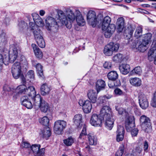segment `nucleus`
<instances>
[{
  "mask_svg": "<svg viewBox=\"0 0 156 156\" xmlns=\"http://www.w3.org/2000/svg\"><path fill=\"white\" fill-rule=\"evenodd\" d=\"M59 19L63 25H65L69 29L72 27V23L75 19V16L73 12L70 9L66 11V16L62 11H59L58 12Z\"/></svg>",
  "mask_w": 156,
  "mask_h": 156,
  "instance_id": "f257e3e1",
  "label": "nucleus"
},
{
  "mask_svg": "<svg viewBox=\"0 0 156 156\" xmlns=\"http://www.w3.org/2000/svg\"><path fill=\"white\" fill-rule=\"evenodd\" d=\"M34 104L35 105H39L41 110L44 112H46L49 110L48 103L41 98L39 94H37L34 99Z\"/></svg>",
  "mask_w": 156,
  "mask_h": 156,
  "instance_id": "f03ea898",
  "label": "nucleus"
},
{
  "mask_svg": "<svg viewBox=\"0 0 156 156\" xmlns=\"http://www.w3.org/2000/svg\"><path fill=\"white\" fill-rule=\"evenodd\" d=\"M119 44L111 42L107 44L104 48L103 52L108 56H111L114 51H117L119 48Z\"/></svg>",
  "mask_w": 156,
  "mask_h": 156,
  "instance_id": "7ed1b4c3",
  "label": "nucleus"
},
{
  "mask_svg": "<svg viewBox=\"0 0 156 156\" xmlns=\"http://www.w3.org/2000/svg\"><path fill=\"white\" fill-rule=\"evenodd\" d=\"M67 125L66 122L63 120L56 121L54 124V129L55 133L58 134H62Z\"/></svg>",
  "mask_w": 156,
  "mask_h": 156,
  "instance_id": "20e7f679",
  "label": "nucleus"
},
{
  "mask_svg": "<svg viewBox=\"0 0 156 156\" xmlns=\"http://www.w3.org/2000/svg\"><path fill=\"white\" fill-rule=\"evenodd\" d=\"M140 121L142 129L146 132H148L151 128L150 119L144 115L141 116Z\"/></svg>",
  "mask_w": 156,
  "mask_h": 156,
  "instance_id": "39448f33",
  "label": "nucleus"
},
{
  "mask_svg": "<svg viewBox=\"0 0 156 156\" xmlns=\"http://www.w3.org/2000/svg\"><path fill=\"white\" fill-rule=\"evenodd\" d=\"M21 69L22 67L20 62H16L13 64L12 68V73L14 78L18 79L23 74Z\"/></svg>",
  "mask_w": 156,
  "mask_h": 156,
  "instance_id": "423d86ee",
  "label": "nucleus"
},
{
  "mask_svg": "<svg viewBox=\"0 0 156 156\" xmlns=\"http://www.w3.org/2000/svg\"><path fill=\"white\" fill-rule=\"evenodd\" d=\"M104 120L103 118L100 115L94 114L91 117L90 122L94 126H101Z\"/></svg>",
  "mask_w": 156,
  "mask_h": 156,
  "instance_id": "0eeeda50",
  "label": "nucleus"
},
{
  "mask_svg": "<svg viewBox=\"0 0 156 156\" xmlns=\"http://www.w3.org/2000/svg\"><path fill=\"white\" fill-rule=\"evenodd\" d=\"M87 19L89 24L93 27H95L97 23V18L95 12L93 11H89L87 15Z\"/></svg>",
  "mask_w": 156,
  "mask_h": 156,
  "instance_id": "6e6552de",
  "label": "nucleus"
},
{
  "mask_svg": "<svg viewBox=\"0 0 156 156\" xmlns=\"http://www.w3.org/2000/svg\"><path fill=\"white\" fill-rule=\"evenodd\" d=\"M78 103L80 106L83 107V110L85 113H88L91 112L92 106L89 101L80 100Z\"/></svg>",
  "mask_w": 156,
  "mask_h": 156,
  "instance_id": "1a4fd4ad",
  "label": "nucleus"
},
{
  "mask_svg": "<svg viewBox=\"0 0 156 156\" xmlns=\"http://www.w3.org/2000/svg\"><path fill=\"white\" fill-rule=\"evenodd\" d=\"M138 97L140 107L143 109L147 108L149 104L144 94L140 93L139 94Z\"/></svg>",
  "mask_w": 156,
  "mask_h": 156,
  "instance_id": "9d476101",
  "label": "nucleus"
},
{
  "mask_svg": "<svg viewBox=\"0 0 156 156\" xmlns=\"http://www.w3.org/2000/svg\"><path fill=\"white\" fill-rule=\"evenodd\" d=\"M100 115L104 119L105 118L110 117L112 115L111 108L107 106H105L103 107L101 110Z\"/></svg>",
  "mask_w": 156,
  "mask_h": 156,
  "instance_id": "9b49d317",
  "label": "nucleus"
},
{
  "mask_svg": "<svg viewBox=\"0 0 156 156\" xmlns=\"http://www.w3.org/2000/svg\"><path fill=\"white\" fill-rule=\"evenodd\" d=\"M135 29V27L134 26L130 24L128 25L127 28L125 30L124 34V35L126 36L127 39H130Z\"/></svg>",
  "mask_w": 156,
  "mask_h": 156,
  "instance_id": "f8f14e48",
  "label": "nucleus"
},
{
  "mask_svg": "<svg viewBox=\"0 0 156 156\" xmlns=\"http://www.w3.org/2000/svg\"><path fill=\"white\" fill-rule=\"evenodd\" d=\"M22 104L28 109H31L33 107L32 104L30 99L26 95L23 96L21 98Z\"/></svg>",
  "mask_w": 156,
  "mask_h": 156,
  "instance_id": "ddd939ff",
  "label": "nucleus"
},
{
  "mask_svg": "<svg viewBox=\"0 0 156 156\" xmlns=\"http://www.w3.org/2000/svg\"><path fill=\"white\" fill-rule=\"evenodd\" d=\"M148 58L150 61H154L156 65V47H153L150 49L148 52Z\"/></svg>",
  "mask_w": 156,
  "mask_h": 156,
  "instance_id": "4468645a",
  "label": "nucleus"
},
{
  "mask_svg": "<svg viewBox=\"0 0 156 156\" xmlns=\"http://www.w3.org/2000/svg\"><path fill=\"white\" fill-rule=\"evenodd\" d=\"M51 90V87L46 83L42 84L40 87L41 94L43 96L48 94Z\"/></svg>",
  "mask_w": 156,
  "mask_h": 156,
  "instance_id": "2eb2a0df",
  "label": "nucleus"
},
{
  "mask_svg": "<svg viewBox=\"0 0 156 156\" xmlns=\"http://www.w3.org/2000/svg\"><path fill=\"white\" fill-rule=\"evenodd\" d=\"M87 95L91 102L93 103L96 102L97 95L95 91L92 90H89L87 93Z\"/></svg>",
  "mask_w": 156,
  "mask_h": 156,
  "instance_id": "dca6fc26",
  "label": "nucleus"
},
{
  "mask_svg": "<svg viewBox=\"0 0 156 156\" xmlns=\"http://www.w3.org/2000/svg\"><path fill=\"white\" fill-rule=\"evenodd\" d=\"M25 94L27 95L29 97H31L34 101V99L36 95V91L34 87L32 86L28 87L26 88Z\"/></svg>",
  "mask_w": 156,
  "mask_h": 156,
  "instance_id": "f3484780",
  "label": "nucleus"
},
{
  "mask_svg": "<svg viewBox=\"0 0 156 156\" xmlns=\"http://www.w3.org/2000/svg\"><path fill=\"white\" fill-rule=\"evenodd\" d=\"M76 19L77 23L79 26H83L85 24L84 20L80 12L79 11H76Z\"/></svg>",
  "mask_w": 156,
  "mask_h": 156,
  "instance_id": "a211bd4d",
  "label": "nucleus"
},
{
  "mask_svg": "<svg viewBox=\"0 0 156 156\" xmlns=\"http://www.w3.org/2000/svg\"><path fill=\"white\" fill-rule=\"evenodd\" d=\"M105 125L106 127L109 130H111L113 126L114 121L112 115L110 117L105 118Z\"/></svg>",
  "mask_w": 156,
  "mask_h": 156,
  "instance_id": "6ab92c4d",
  "label": "nucleus"
},
{
  "mask_svg": "<svg viewBox=\"0 0 156 156\" xmlns=\"http://www.w3.org/2000/svg\"><path fill=\"white\" fill-rule=\"evenodd\" d=\"M116 27L119 32H121L125 26V20L123 17H120L117 20L116 23Z\"/></svg>",
  "mask_w": 156,
  "mask_h": 156,
  "instance_id": "aec40b11",
  "label": "nucleus"
},
{
  "mask_svg": "<svg viewBox=\"0 0 156 156\" xmlns=\"http://www.w3.org/2000/svg\"><path fill=\"white\" fill-rule=\"evenodd\" d=\"M119 68L120 72L124 75L127 74L130 71V66L127 64H122L119 66Z\"/></svg>",
  "mask_w": 156,
  "mask_h": 156,
  "instance_id": "412c9836",
  "label": "nucleus"
},
{
  "mask_svg": "<svg viewBox=\"0 0 156 156\" xmlns=\"http://www.w3.org/2000/svg\"><path fill=\"white\" fill-rule=\"evenodd\" d=\"M106 84L105 81L101 79L98 80L96 83V87L97 93L105 88Z\"/></svg>",
  "mask_w": 156,
  "mask_h": 156,
  "instance_id": "4be33fe9",
  "label": "nucleus"
},
{
  "mask_svg": "<svg viewBox=\"0 0 156 156\" xmlns=\"http://www.w3.org/2000/svg\"><path fill=\"white\" fill-rule=\"evenodd\" d=\"M87 138L89 144L90 145H96L97 144L96 136L92 133H90L87 135Z\"/></svg>",
  "mask_w": 156,
  "mask_h": 156,
  "instance_id": "5701e85b",
  "label": "nucleus"
},
{
  "mask_svg": "<svg viewBox=\"0 0 156 156\" xmlns=\"http://www.w3.org/2000/svg\"><path fill=\"white\" fill-rule=\"evenodd\" d=\"M31 46L36 56L39 58H41L43 57V53L41 50L34 44H32Z\"/></svg>",
  "mask_w": 156,
  "mask_h": 156,
  "instance_id": "b1692460",
  "label": "nucleus"
},
{
  "mask_svg": "<svg viewBox=\"0 0 156 156\" xmlns=\"http://www.w3.org/2000/svg\"><path fill=\"white\" fill-rule=\"evenodd\" d=\"M40 135L43 138L47 140L51 135V131L49 128L46 127L41 131Z\"/></svg>",
  "mask_w": 156,
  "mask_h": 156,
  "instance_id": "393cba45",
  "label": "nucleus"
},
{
  "mask_svg": "<svg viewBox=\"0 0 156 156\" xmlns=\"http://www.w3.org/2000/svg\"><path fill=\"white\" fill-rule=\"evenodd\" d=\"M111 20V18L108 16H106L104 18L102 23V29L103 30L110 25Z\"/></svg>",
  "mask_w": 156,
  "mask_h": 156,
  "instance_id": "a878e982",
  "label": "nucleus"
},
{
  "mask_svg": "<svg viewBox=\"0 0 156 156\" xmlns=\"http://www.w3.org/2000/svg\"><path fill=\"white\" fill-rule=\"evenodd\" d=\"M118 75L116 71H111L108 73L107 77L109 80L112 81H115L118 78Z\"/></svg>",
  "mask_w": 156,
  "mask_h": 156,
  "instance_id": "bb28decb",
  "label": "nucleus"
},
{
  "mask_svg": "<svg viewBox=\"0 0 156 156\" xmlns=\"http://www.w3.org/2000/svg\"><path fill=\"white\" fill-rule=\"evenodd\" d=\"M82 115L81 114H77L74 116L73 121L74 124L77 127H78L82 122Z\"/></svg>",
  "mask_w": 156,
  "mask_h": 156,
  "instance_id": "cd10ccee",
  "label": "nucleus"
},
{
  "mask_svg": "<svg viewBox=\"0 0 156 156\" xmlns=\"http://www.w3.org/2000/svg\"><path fill=\"white\" fill-rule=\"evenodd\" d=\"M129 81L131 84L135 86H139L141 84V80L138 78H131Z\"/></svg>",
  "mask_w": 156,
  "mask_h": 156,
  "instance_id": "c85d7f7f",
  "label": "nucleus"
},
{
  "mask_svg": "<svg viewBox=\"0 0 156 156\" xmlns=\"http://www.w3.org/2000/svg\"><path fill=\"white\" fill-rule=\"evenodd\" d=\"M123 56L122 54H117L113 57V61L116 63L120 62L123 60Z\"/></svg>",
  "mask_w": 156,
  "mask_h": 156,
  "instance_id": "c756f323",
  "label": "nucleus"
},
{
  "mask_svg": "<svg viewBox=\"0 0 156 156\" xmlns=\"http://www.w3.org/2000/svg\"><path fill=\"white\" fill-rule=\"evenodd\" d=\"M152 36V34L150 33L145 34L144 37V38L142 39V41L148 44L151 41Z\"/></svg>",
  "mask_w": 156,
  "mask_h": 156,
  "instance_id": "7c9ffc66",
  "label": "nucleus"
},
{
  "mask_svg": "<svg viewBox=\"0 0 156 156\" xmlns=\"http://www.w3.org/2000/svg\"><path fill=\"white\" fill-rule=\"evenodd\" d=\"M142 28L141 27H137L135 30L134 37L137 39L140 37L142 35Z\"/></svg>",
  "mask_w": 156,
  "mask_h": 156,
  "instance_id": "2f4dec72",
  "label": "nucleus"
},
{
  "mask_svg": "<svg viewBox=\"0 0 156 156\" xmlns=\"http://www.w3.org/2000/svg\"><path fill=\"white\" fill-rule=\"evenodd\" d=\"M46 23L49 26H52L53 25H57V22L55 21L54 18L51 17L47 19L46 20Z\"/></svg>",
  "mask_w": 156,
  "mask_h": 156,
  "instance_id": "473e14b6",
  "label": "nucleus"
},
{
  "mask_svg": "<svg viewBox=\"0 0 156 156\" xmlns=\"http://www.w3.org/2000/svg\"><path fill=\"white\" fill-rule=\"evenodd\" d=\"M27 87L24 85H20L18 86L16 90L20 94H25Z\"/></svg>",
  "mask_w": 156,
  "mask_h": 156,
  "instance_id": "72a5a7b5",
  "label": "nucleus"
},
{
  "mask_svg": "<svg viewBox=\"0 0 156 156\" xmlns=\"http://www.w3.org/2000/svg\"><path fill=\"white\" fill-rule=\"evenodd\" d=\"M33 32L35 39L36 40L42 37L41 35V31L38 27H37V29Z\"/></svg>",
  "mask_w": 156,
  "mask_h": 156,
  "instance_id": "f704fd0d",
  "label": "nucleus"
},
{
  "mask_svg": "<svg viewBox=\"0 0 156 156\" xmlns=\"http://www.w3.org/2000/svg\"><path fill=\"white\" fill-rule=\"evenodd\" d=\"M19 48L17 45H12L10 48L9 53L18 55V50Z\"/></svg>",
  "mask_w": 156,
  "mask_h": 156,
  "instance_id": "c9c22d12",
  "label": "nucleus"
},
{
  "mask_svg": "<svg viewBox=\"0 0 156 156\" xmlns=\"http://www.w3.org/2000/svg\"><path fill=\"white\" fill-rule=\"evenodd\" d=\"M20 30L21 31L24 32L28 29L27 24L24 21H21L19 23Z\"/></svg>",
  "mask_w": 156,
  "mask_h": 156,
  "instance_id": "e433bc0d",
  "label": "nucleus"
},
{
  "mask_svg": "<svg viewBox=\"0 0 156 156\" xmlns=\"http://www.w3.org/2000/svg\"><path fill=\"white\" fill-rule=\"evenodd\" d=\"M74 142V139L71 136L63 140V143L67 146H71Z\"/></svg>",
  "mask_w": 156,
  "mask_h": 156,
  "instance_id": "4c0bfd02",
  "label": "nucleus"
},
{
  "mask_svg": "<svg viewBox=\"0 0 156 156\" xmlns=\"http://www.w3.org/2000/svg\"><path fill=\"white\" fill-rule=\"evenodd\" d=\"M40 147L41 146L40 145L36 144L33 145L31 147L30 149L33 152L35 156L40 149Z\"/></svg>",
  "mask_w": 156,
  "mask_h": 156,
  "instance_id": "58836bf2",
  "label": "nucleus"
},
{
  "mask_svg": "<svg viewBox=\"0 0 156 156\" xmlns=\"http://www.w3.org/2000/svg\"><path fill=\"white\" fill-rule=\"evenodd\" d=\"M147 44L142 41V43L139 45L137 49L140 51L144 52L147 49L146 45Z\"/></svg>",
  "mask_w": 156,
  "mask_h": 156,
  "instance_id": "ea45409f",
  "label": "nucleus"
},
{
  "mask_svg": "<svg viewBox=\"0 0 156 156\" xmlns=\"http://www.w3.org/2000/svg\"><path fill=\"white\" fill-rule=\"evenodd\" d=\"M126 129L127 132H130L133 129V127L135 126L134 123L128 122L125 123Z\"/></svg>",
  "mask_w": 156,
  "mask_h": 156,
  "instance_id": "a19ab883",
  "label": "nucleus"
},
{
  "mask_svg": "<svg viewBox=\"0 0 156 156\" xmlns=\"http://www.w3.org/2000/svg\"><path fill=\"white\" fill-rule=\"evenodd\" d=\"M37 73L39 74V76L43 77V70L42 69V66L40 63L37 64L35 66Z\"/></svg>",
  "mask_w": 156,
  "mask_h": 156,
  "instance_id": "79ce46f5",
  "label": "nucleus"
},
{
  "mask_svg": "<svg viewBox=\"0 0 156 156\" xmlns=\"http://www.w3.org/2000/svg\"><path fill=\"white\" fill-rule=\"evenodd\" d=\"M34 72L33 70L29 71L26 75V78L28 80L34 79Z\"/></svg>",
  "mask_w": 156,
  "mask_h": 156,
  "instance_id": "37998d69",
  "label": "nucleus"
},
{
  "mask_svg": "<svg viewBox=\"0 0 156 156\" xmlns=\"http://www.w3.org/2000/svg\"><path fill=\"white\" fill-rule=\"evenodd\" d=\"M121 85V83L119 80H118L116 82H111L109 81L108 83V86L110 88H114L115 87L119 86Z\"/></svg>",
  "mask_w": 156,
  "mask_h": 156,
  "instance_id": "c03bdc74",
  "label": "nucleus"
},
{
  "mask_svg": "<svg viewBox=\"0 0 156 156\" xmlns=\"http://www.w3.org/2000/svg\"><path fill=\"white\" fill-rule=\"evenodd\" d=\"M132 74L140 75L142 73V70L140 67L137 66L134 68L131 72Z\"/></svg>",
  "mask_w": 156,
  "mask_h": 156,
  "instance_id": "a18cd8bd",
  "label": "nucleus"
},
{
  "mask_svg": "<svg viewBox=\"0 0 156 156\" xmlns=\"http://www.w3.org/2000/svg\"><path fill=\"white\" fill-rule=\"evenodd\" d=\"M49 122V119L46 116L44 117L40 121V122L41 123L45 126L48 125Z\"/></svg>",
  "mask_w": 156,
  "mask_h": 156,
  "instance_id": "49530a36",
  "label": "nucleus"
},
{
  "mask_svg": "<svg viewBox=\"0 0 156 156\" xmlns=\"http://www.w3.org/2000/svg\"><path fill=\"white\" fill-rule=\"evenodd\" d=\"M38 46L41 48H44L45 46V41L43 37L36 40Z\"/></svg>",
  "mask_w": 156,
  "mask_h": 156,
  "instance_id": "de8ad7c7",
  "label": "nucleus"
},
{
  "mask_svg": "<svg viewBox=\"0 0 156 156\" xmlns=\"http://www.w3.org/2000/svg\"><path fill=\"white\" fill-rule=\"evenodd\" d=\"M124 147L123 145L120 147L119 150L116 152L115 156H122L124 152Z\"/></svg>",
  "mask_w": 156,
  "mask_h": 156,
  "instance_id": "09e8293b",
  "label": "nucleus"
},
{
  "mask_svg": "<svg viewBox=\"0 0 156 156\" xmlns=\"http://www.w3.org/2000/svg\"><path fill=\"white\" fill-rule=\"evenodd\" d=\"M115 25L111 24L109 25L106 28L105 30H108V31H110L112 33H113L115 30Z\"/></svg>",
  "mask_w": 156,
  "mask_h": 156,
  "instance_id": "8fccbe9b",
  "label": "nucleus"
},
{
  "mask_svg": "<svg viewBox=\"0 0 156 156\" xmlns=\"http://www.w3.org/2000/svg\"><path fill=\"white\" fill-rule=\"evenodd\" d=\"M142 151V150L141 148L140 147H136L134 151L133 154L134 156H140Z\"/></svg>",
  "mask_w": 156,
  "mask_h": 156,
  "instance_id": "3c124183",
  "label": "nucleus"
},
{
  "mask_svg": "<svg viewBox=\"0 0 156 156\" xmlns=\"http://www.w3.org/2000/svg\"><path fill=\"white\" fill-rule=\"evenodd\" d=\"M124 133L125 130L124 127L121 126H118L116 132L117 134H124Z\"/></svg>",
  "mask_w": 156,
  "mask_h": 156,
  "instance_id": "603ef678",
  "label": "nucleus"
},
{
  "mask_svg": "<svg viewBox=\"0 0 156 156\" xmlns=\"http://www.w3.org/2000/svg\"><path fill=\"white\" fill-rule=\"evenodd\" d=\"M98 100L99 104H102L103 105H105L107 102L106 98L103 96L100 97L98 98Z\"/></svg>",
  "mask_w": 156,
  "mask_h": 156,
  "instance_id": "864d4df0",
  "label": "nucleus"
},
{
  "mask_svg": "<svg viewBox=\"0 0 156 156\" xmlns=\"http://www.w3.org/2000/svg\"><path fill=\"white\" fill-rule=\"evenodd\" d=\"M143 148L144 151L145 152L147 153L149 151V145L147 141H145L143 143Z\"/></svg>",
  "mask_w": 156,
  "mask_h": 156,
  "instance_id": "5fc2aeb1",
  "label": "nucleus"
},
{
  "mask_svg": "<svg viewBox=\"0 0 156 156\" xmlns=\"http://www.w3.org/2000/svg\"><path fill=\"white\" fill-rule=\"evenodd\" d=\"M9 62L11 63H12L16 60L17 55L9 53Z\"/></svg>",
  "mask_w": 156,
  "mask_h": 156,
  "instance_id": "6e6d98bb",
  "label": "nucleus"
},
{
  "mask_svg": "<svg viewBox=\"0 0 156 156\" xmlns=\"http://www.w3.org/2000/svg\"><path fill=\"white\" fill-rule=\"evenodd\" d=\"M21 146L22 147L28 148H30L31 146L30 144L27 142L23 141L21 143Z\"/></svg>",
  "mask_w": 156,
  "mask_h": 156,
  "instance_id": "4d7b16f0",
  "label": "nucleus"
},
{
  "mask_svg": "<svg viewBox=\"0 0 156 156\" xmlns=\"http://www.w3.org/2000/svg\"><path fill=\"white\" fill-rule=\"evenodd\" d=\"M44 153L45 149L44 148H42L41 149H39L35 156H43L44 154Z\"/></svg>",
  "mask_w": 156,
  "mask_h": 156,
  "instance_id": "13d9d810",
  "label": "nucleus"
},
{
  "mask_svg": "<svg viewBox=\"0 0 156 156\" xmlns=\"http://www.w3.org/2000/svg\"><path fill=\"white\" fill-rule=\"evenodd\" d=\"M8 55H4L3 56V63L5 65H7L8 64L9 62V58Z\"/></svg>",
  "mask_w": 156,
  "mask_h": 156,
  "instance_id": "bf43d9fd",
  "label": "nucleus"
},
{
  "mask_svg": "<svg viewBox=\"0 0 156 156\" xmlns=\"http://www.w3.org/2000/svg\"><path fill=\"white\" fill-rule=\"evenodd\" d=\"M138 130L137 128H134L130 131L132 137L137 136L138 133Z\"/></svg>",
  "mask_w": 156,
  "mask_h": 156,
  "instance_id": "052dcab7",
  "label": "nucleus"
},
{
  "mask_svg": "<svg viewBox=\"0 0 156 156\" xmlns=\"http://www.w3.org/2000/svg\"><path fill=\"white\" fill-rule=\"evenodd\" d=\"M151 104L153 107H156V91L154 93V97Z\"/></svg>",
  "mask_w": 156,
  "mask_h": 156,
  "instance_id": "680f3d73",
  "label": "nucleus"
},
{
  "mask_svg": "<svg viewBox=\"0 0 156 156\" xmlns=\"http://www.w3.org/2000/svg\"><path fill=\"white\" fill-rule=\"evenodd\" d=\"M112 65L111 63L109 62H105L103 64L104 67L105 69H109L112 67Z\"/></svg>",
  "mask_w": 156,
  "mask_h": 156,
  "instance_id": "e2e57ef3",
  "label": "nucleus"
},
{
  "mask_svg": "<svg viewBox=\"0 0 156 156\" xmlns=\"http://www.w3.org/2000/svg\"><path fill=\"white\" fill-rule=\"evenodd\" d=\"M34 22L40 26H43L44 24L43 21L41 17L37 19Z\"/></svg>",
  "mask_w": 156,
  "mask_h": 156,
  "instance_id": "0e129e2a",
  "label": "nucleus"
},
{
  "mask_svg": "<svg viewBox=\"0 0 156 156\" xmlns=\"http://www.w3.org/2000/svg\"><path fill=\"white\" fill-rule=\"evenodd\" d=\"M124 137V134H117L116 140L117 141L119 142L122 141Z\"/></svg>",
  "mask_w": 156,
  "mask_h": 156,
  "instance_id": "69168bd1",
  "label": "nucleus"
},
{
  "mask_svg": "<svg viewBox=\"0 0 156 156\" xmlns=\"http://www.w3.org/2000/svg\"><path fill=\"white\" fill-rule=\"evenodd\" d=\"M29 26L30 27L31 29V30H36L37 27H38L35 25V24L33 22H30L29 23Z\"/></svg>",
  "mask_w": 156,
  "mask_h": 156,
  "instance_id": "338daca9",
  "label": "nucleus"
},
{
  "mask_svg": "<svg viewBox=\"0 0 156 156\" xmlns=\"http://www.w3.org/2000/svg\"><path fill=\"white\" fill-rule=\"evenodd\" d=\"M105 30L104 33V35L105 37L106 38L110 37L113 33L110 32L109 31H108L106 30Z\"/></svg>",
  "mask_w": 156,
  "mask_h": 156,
  "instance_id": "774afa93",
  "label": "nucleus"
}]
</instances>
